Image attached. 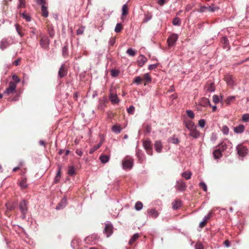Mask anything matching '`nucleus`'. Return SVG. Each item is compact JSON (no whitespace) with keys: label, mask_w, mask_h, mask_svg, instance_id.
Returning <instances> with one entry per match:
<instances>
[{"label":"nucleus","mask_w":249,"mask_h":249,"mask_svg":"<svg viewBox=\"0 0 249 249\" xmlns=\"http://www.w3.org/2000/svg\"><path fill=\"white\" fill-rule=\"evenodd\" d=\"M60 172H61V169L60 167H59L58 170L57 171V173L56 174V176L55 177V179H54V183H57L59 181L60 178Z\"/></svg>","instance_id":"43"},{"label":"nucleus","mask_w":249,"mask_h":249,"mask_svg":"<svg viewBox=\"0 0 249 249\" xmlns=\"http://www.w3.org/2000/svg\"><path fill=\"white\" fill-rule=\"evenodd\" d=\"M242 121L244 122H248L249 121V114H244L242 116Z\"/></svg>","instance_id":"47"},{"label":"nucleus","mask_w":249,"mask_h":249,"mask_svg":"<svg viewBox=\"0 0 249 249\" xmlns=\"http://www.w3.org/2000/svg\"><path fill=\"white\" fill-rule=\"evenodd\" d=\"M205 89H206V90L208 92H211L214 91L215 90L214 83L208 81L205 85Z\"/></svg>","instance_id":"15"},{"label":"nucleus","mask_w":249,"mask_h":249,"mask_svg":"<svg viewBox=\"0 0 249 249\" xmlns=\"http://www.w3.org/2000/svg\"><path fill=\"white\" fill-rule=\"evenodd\" d=\"M142 77V81L145 82L144 85H146L147 83L148 84L151 82L152 79L149 73H145Z\"/></svg>","instance_id":"18"},{"label":"nucleus","mask_w":249,"mask_h":249,"mask_svg":"<svg viewBox=\"0 0 249 249\" xmlns=\"http://www.w3.org/2000/svg\"><path fill=\"white\" fill-rule=\"evenodd\" d=\"M116 41V38L115 37H111L108 42L109 45L111 46L114 45Z\"/></svg>","instance_id":"54"},{"label":"nucleus","mask_w":249,"mask_h":249,"mask_svg":"<svg viewBox=\"0 0 249 249\" xmlns=\"http://www.w3.org/2000/svg\"><path fill=\"white\" fill-rule=\"evenodd\" d=\"M109 98L110 101L112 102V103L114 104H117L119 103L120 100L116 93H114L113 92H111Z\"/></svg>","instance_id":"12"},{"label":"nucleus","mask_w":249,"mask_h":249,"mask_svg":"<svg viewBox=\"0 0 249 249\" xmlns=\"http://www.w3.org/2000/svg\"><path fill=\"white\" fill-rule=\"evenodd\" d=\"M189 135L190 136L194 138H197L199 136V133L196 130V128H195L190 131Z\"/></svg>","instance_id":"29"},{"label":"nucleus","mask_w":249,"mask_h":249,"mask_svg":"<svg viewBox=\"0 0 249 249\" xmlns=\"http://www.w3.org/2000/svg\"><path fill=\"white\" fill-rule=\"evenodd\" d=\"M147 59L143 55H140L138 59V64L140 67L143 66L147 62Z\"/></svg>","instance_id":"14"},{"label":"nucleus","mask_w":249,"mask_h":249,"mask_svg":"<svg viewBox=\"0 0 249 249\" xmlns=\"http://www.w3.org/2000/svg\"><path fill=\"white\" fill-rule=\"evenodd\" d=\"M13 81L9 83L8 87L3 93L4 96L13 95L16 93V74L12 76Z\"/></svg>","instance_id":"2"},{"label":"nucleus","mask_w":249,"mask_h":249,"mask_svg":"<svg viewBox=\"0 0 249 249\" xmlns=\"http://www.w3.org/2000/svg\"><path fill=\"white\" fill-rule=\"evenodd\" d=\"M49 44V40L48 38L45 36H42L40 40V45L41 47L47 49L48 47Z\"/></svg>","instance_id":"10"},{"label":"nucleus","mask_w":249,"mask_h":249,"mask_svg":"<svg viewBox=\"0 0 249 249\" xmlns=\"http://www.w3.org/2000/svg\"><path fill=\"white\" fill-rule=\"evenodd\" d=\"M222 131L224 134L227 135L229 133V129L227 125H224L222 127Z\"/></svg>","instance_id":"50"},{"label":"nucleus","mask_w":249,"mask_h":249,"mask_svg":"<svg viewBox=\"0 0 249 249\" xmlns=\"http://www.w3.org/2000/svg\"><path fill=\"white\" fill-rule=\"evenodd\" d=\"M221 151L219 149H215L213 152V155L215 159H218L222 156Z\"/></svg>","instance_id":"30"},{"label":"nucleus","mask_w":249,"mask_h":249,"mask_svg":"<svg viewBox=\"0 0 249 249\" xmlns=\"http://www.w3.org/2000/svg\"><path fill=\"white\" fill-rule=\"evenodd\" d=\"M19 1V4L18 5V8H24L25 7L26 4H25V0H18Z\"/></svg>","instance_id":"46"},{"label":"nucleus","mask_w":249,"mask_h":249,"mask_svg":"<svg viewBox=\"0 0 249 249\" xmlns=\"http://www.w3.org/2000/svg\"><path fill=\"white\" fill-rule=\"evenodd\" d=\"M245 129V126L243 124H240L234 128V131L236 133H241L243 132Z\"/></svg>","instance_id":"24"},{"label":"nucleus","mask_w":249,"mask_h":249,"mask_svg":"<svg viewBox=\"0 0 249 249\" xmlns=\"http://www.w3.org/2000/svg\"><path fill=\"white\" fill-rule=\"evenodd\" d=\"M144 131L146 133H149L151 131V127L150 125H146Z\"/></svg>","instance_id":"64"},{"label":"nucleus","mask_w":249,"mask_h":249,"mask_svg":"<svg viewBox=\"0 0 249 249\" xmlns=\"http://www.w3.org/2000/svg\"><path fill=\"white\" fill-rule=\"evenodd\" d=\"M68 174L70 176H72L75 174L74 167L73 166H69Z\"/></svg>","instance_id":"39"},{"label":"nucleus","mask_w":249,"mask_h":249,"mask_svg":"<svg viewBox=\"0 0 249 249\" xmlns=\"http://www.w3.org/2000/svg\"><path fill=\"white\" fill-rule=\"evenodd\" d=\"M181 176L186 179L188 180L191 178L192 173L190 171H187L182 173Z\"/></svg>","instance_id":"34"},{"label":"nucleus","mask_w":249,"mask_h":249,"mask_svg":"<svg viewBox=\"0 0 249 249\" xmlns=\"http://www.w3.org/2000/svg\"><path fill=\"white\" fill-rule=\"evenodd\" d=\"M221 152L225 151L227 149V145L225 143L221 142L219 145V148Z\"/></svg>","instance_id":"45"},{"label":"nucleus","mask_w":249,"mask_h":249,"mask_svg":"<svg viewBox=\"0 0 249 249\" xmlns=\"http://www.w3.org/2000/svg\"><path fill=\"white\" fill-rule=\"evenodd\" d=\"M172 23L174 25L179 26L181 24V20L178 17H176L173 19Z\"/></svg>","instance_id":"37"},{"label":"nucleus","mask_w":249,"mask_h":249,"mask_svg":"<svg viewBox=\"0 0 249 249\" xmlns=\"http://www.w3.org/2000/svg\"><path fill=\"white\" fill-rule=\"evenodd\" d=\"M119 71H117V70H112L111 71V75L113 77H116V76H117L119 75Z\"/></svg>","instance_id":"55"},{"label":"nucleus","mask_w":249,"mask_h":249,"mask_svg":"<svg viewBox=\"0 0 249 249\" xmlns=\"http://www.w3.org/2000/svg\"><path fill=\"white\" fill-rule=\"evenodd\" d=\"M6 205L7 207V209H8L9 210H14L15 207V206L13 203L12 204V205L10 204V203L6 204Z\"/></svg>","instance_id":"61"},{"label":"nucleus","mask_w":249,"mask_h":249,"mask_svg":"<svg viewBox=\"0 0 249 249\" xmlns=\"http://www.w3.org/2000/svg\"><path fill=\"white\" fill-rule=\"evenodd\" d=\"M123 27L122 24L121 23H117L115 28V31L116 33H119L121 31Z\"/></svg>","instance_id":"44"},{"label":"nucleus","mask_w":249,"mask_h":249,"mask_svg":"<svg viewBox=\"0 0 249 249\" xmlns=\"http://www.w3.org/2000/svg\"><path fill=\"white\" fill-rule=\"evenodd\" d=\"M126 53L131 56H134L136 55V52L135 50H133L131 48L128 49Z\"/></svg>","instance_id":"41"},{"label":"nucleus","mask_w":249,"mask_h":249,"mask_svg":"<svg viewBox=\"0 0 249 249\" xmlns=\"http://www.w3.org/2000/svg\"><path fill=\"white\" fill-rule=\"evenodd\" d=\"M19 172L18 173L21 175V178L18 179V185L21 190H24L28 187V184L27 183V177L25 176L26 173V169L25 168L20 169L19 167H17V172Z\"/></svg>","instance_id":"1"},{"label":"nucleus","mask_w":249,"mask_h":249,"mask_svg":"<svg viewBox=\"0 0 249 249\" xmlns=\"http://www.w3.org/2000/svg\"><path fill=\"white\" fill-rule=\"evenodd\" d=\"M66 203L67 199L66 198L64 197L63 199H62L61 202L56 206V209L59 210L63 208L66 205Z\"/></svg>","instance_id":"22"},{"label":"nucleus","mask_w":249,"mask_h":249,"mask_svg":"<svg viewBox=\"0 0 249 249\" xmlns=\"http://www.w3.org/2000/svg\"><path fill=\"white\" fill-rule=\"evenodd\" d=\"M185 126L190 131L195 128H196V126H195V124L191 121H188L186 122Z\"/></svg>","instance_id":"21"},{"label":"nucleus","mask_w":249,"mask_h":249,"mask_svg":"<svg viewBox=\"0 0 249 249\" xmlns=\"http://www.w3.org/2000/svg\"><path fill=\"white\" fill-rule=\"evenodd\" d=\"M213 101L215 104H217L219 101L218 96L216 95H213Z\"/></svg>","instance_id":"60"},{"label":"nucleus","mask_w":249,"mask_h":249,"mask_svg":"<svg viewBox=\"0 0 249 249\" xmlns=\"http://www.w3.org/2000/svg\"><path fill=\"white\" fill-rule=\"evenodd\" d=\"M199 186L203 189V190L204 191L207 192V186L204 182H200L199 183Z\"/></svg>","instance_id":"56"},{"label":"nucleus","mask_w":249,"mask_h":249,"mask_svg":"<svg viewBox=\"0 0 249 249\" xmlns=\"http://www.w3.org/2000/svg\"><path fill=\"white\" fill-rule=\"evenodd\" d=\"M113 226L111 225L107 224L105 228V233L107 234V236L108 237L113 232Z\"/></svg>","instance_id":"16"},{"label":"nucleus","mask_w":249,"mask_h":249,"mask_svg":"<svg viewBox=\"0 0 249 249\" xmlns=\"http://www.w3.org/2000/svg\"><path fill=\"white\" fill-rule=\"evenodd\" d=\"M102 142H100L99 144H98L96 146L93 147L89 151V153L90 154L93 153L95 151H96V150H97L98 149H99L100 146H101L102 145Z\"/></svg>","instance_id":"48"},{"label":"nucleus","mask_w":249,"mask_h":249,"mask_svg":"<svg viewBox=\"0 0 249 249\" xmlns=\"http://www.w3.org/2000/svg\"><path fill=\"white\" fill-rule=\"evenodd\" d=\"M147 213H148L150 216L153 218H156L159 215L158 212L155 209H148L147 210Z\"/></svg>","instance_id":"17"},{"label":"nucleus","mask_w":249,"mask_h":249,"mask_svg":"<svg viewBox=\"0 0 249 249\" xmlns=\"http://www.w3.org/2000/svg\"><path fill=\"white\" fill-rule=\"evenodd\" d=\"M139 237V235L138 233L134 234L131 238L130 239L129 241V244L130 245H133L135 242L138 239Z\"/></svg>","instance_id":"31"},{"label":"nucleus","mask_w":249,"mask_h":249,"mask_svg":"<svg viewBox=\"0 0 249 249\" xmlns=\"http://www.w3.org/2000/svg\"><path fill=\"white\" fill-rule=\"evenodd\" d=\"M134 110H135V107L131 106H130L128 108H127V112L129 113V114H133L134 113Z\"/></svg>","instance_id":"57"},{"label":"nucleus","mask_w":249,"mask_h":249,"mask_svg":"<svg viewBox=\"0 0 249 249\" xmlns=\"http://www.w3.org/2000/svg\"><path fill=\"white\" fill-rule=\"evenodd\" d=\"M123 168L124 170H130L133 165V159L129 157H125L122 161Z\"/></svg>","instance_id":"3"},{"label":"nucleus","mask_w":249,"mask_h":249,"mask_svg":"<svg viewBox=\"0 0 249 249\" xmlns=\"http://www.w3.org/2000/svg\"><path fill=\"white\" fill-rule=\"evenodd\" d=\"M224 80L229 86L233 87L235 85V82L232 75L230 74L225 75Z\"/></svg>","instance_id":"7"},{"label":"nucleus","mask_w":249,"mask_h":249,"mask_svg":"<svg viewBox=\"0 0 249 249\" xmlns=\"http://www.w3.org/2000/svg\"><path fill=\"white\" fill-rule=\"evenodd\" d=\"M122 129V128L121 127V126L120 125H114L112 127V130L114 132H115L117 134L120 133L121 132Z\"/></svg>","instance_id":"28"},{"label":"nucleus","mask_w":249,"mask_h":249,"mask_svg":"<svg viewBox=\"0 0 249 249\" xmlns=\"http://www.w3.org/2000/svg\"><path fill=\"white\" fill-rule=\"evenodd\" d=\"M47 30L50 36L53 37L54 35V32L53 27L52 26L48 25Z\"/></svg>","instance_id":"36"},{"label":"nucleus","mask_w":249,"mask_h":249,"mask_svg":"<svg viewBox=\"0 0 249 249\" xmlns=\"http://www.w3.org/2000/svg\"><path fill=\"white\" fill-rule=\"evenodd\" d=\"M9 45L7 40L5 38L2 39L0 42V48L1 50H4Z\"/></svg>","instance_id":"25"},{"label":"nucleus","mask_w":249,"mask_h":249,"mask_svg":"<svg viewBox=\"0 0 249 249\" xmlns=\"http://www.w3.org/2000/svg\"><path fill=\"white\" fill-rule=\"evenodd\" d=\"M178 36L177 34H172L167 39V43L169 47H171L175 45Z\"/></svg>","instance_id":"8"},{"label":"nucleus","mask_w":249,"mask_h":249,"mask_svg":"<svg viewBox=\"0 0 249 249\" xmlns=\"http://www.w3.org/2000/svg\"><path fill=\"white\" fill-rule=\"evenodd\" d=\"M169 141L170 142L174 144H178L179 142L178 139L175 136H173L172 137L170 138Z\"/></svg>","instance_id":"38"},{"label":"nucleus","mask_w":249,"mask_h":249,"mask_svg":"<svg viewBox=\"0 0 249 249\" xmlns=\"http://www.w3.org/2000/svg\"><path fill=\"white\" fill-rule=\"evenodd\" d=\"M200 105L203 107H206L207 105H211L209 99L206 98H203L201 99L200 101Z\"/></svg>","instance_id":"26"},{"label":"nucleus","mask_w":249,"mask_h":249,"mask_svg":"<svg viewBox=\"0 0 249 249\" xmlns=\"http://www.w3.org/2000/svg\"><path fill=\"white\" fill-rule=\"evenodd\" d=\"M237 153L240 156L244 157L247 153L248 149L241 145L237 146Z\"/></svg>","instance_id":"11"},{"label":"nucleus","mask_w":249,"mask_h":249,"mask_svg":"<svg viewBox=\"0 0 249 249\" xmlns=\"http://www.w3.org/2000/svg\"><path fill=\"white\" fill-rule=\"evenodd\" d=\"M176 188L180 192H184L186 190V183L182 180L179 179L176 182Z\"/></svg>","instance_id":"6"},{"label":"nucleus","mask_w":249,"mask_h":249,"mask_svg":"<svg viewBox=\"0 0 249 249\" xmlns=\"http://www.w3.org/2000/svg\"><path fill=\"white\" fill-rule=\"evenodd\" d=\"M62 53L63 56H65L68 54V47L67 46H65L62 49Z\"/></svg>","instance_id":"49"},{"label":"nucleus","mask_w":249,"mask_h":249,"mask_svg":"<svg viewBox=\"0 0 249 249\" xmlns=\"http://www.w3.org/2000/svg\"><path fill=\"white\" fill-rule=\"evenodd\" d=\"M84 31V28L83 27H80L76 30V34L77 35H81L83 34Z\"/></svg>","instance_id":"52"},{"label":"nucleus","mask_w":249,"mask_h":249,"mask_svg":"<svg viewBox=\"0 0 249 249\" xmlns=\"http://www.w3.org/2000/svg\"><path fill=\"white\" fill-rule=\"evenodd\" d=\"M208 6H201L199 10V11L201 13L204 12L208 10Z\"/></svg>","instance_id":"62"},{"label":"nucleus","mask_w":249,"mask_h":249,"mask_svg":"<svg viewBox=\"0 0 249 249\" xmlns=\"http://www.w3.org/2000/svg\"><path fill=\"white\" fill-rule=\"evenodd\" d=\"M41 15L44 17H48L49 13L47 10V6H41Z\"/></svg>","instance_id":"27"},{"label":"nucleus","mask_w":249,"mask_h":249,"mask_svg":"<svg viewBox=\"0 0 249 249\" xmlns=\"http://www.w3.org/2000/svg\"><path fill=\"white\" fill-rule=\"evenodd\" d=\"M196 249H203V246L202 244L200 242H197L195 245Z\"/></svg>","instance_id":"59"},{"label":"nucleus","mask_w":249,"mask_h":249,"mask_svg":"<svg viewBox=\"0 0 249 249\" xmlns=\"http://www.w3.org/2000/svg\"><path fill=\"white\" fill-rule=\"evenodd\" d=\"M128 13V7L127 4L123 5L122 7V15L126 16Z\"/></svg>","instance_id":"35"},{"label":"nucleus","mask_w":249,"mask_h":249,"mask_svg":"<svg viewBox=\"0 0 249 249\" xmlns=\"http://www.w3.org/2000/svg\"><path fill=\"white\" fill-rule=\"evenodd\" d=\"M19 208L22 214L21 218L24 219L25 214L28 212V202L25 200H23L19 203Z\"/></svg>","instance_id":"4"},{"label":"nucleus","mask_w":249,"mask_h":249,"mask_svg":"<svg viewBox=\"0 0 249 249\" xmlns=\"http://www.w3.org/2000/svg\"><path fill=\"white\" fill-rule=\"evenodd\" d=\"M181 205V201L179 199H176L172 202L173 208L175 210L178 209Z\"/></svg>","instance_id":"20"},{"label":"nucleus","mask_w":249,"mask_h":249,"mask_svg":"<svg viewBox=\"0 0 249 249\" xmlns=\"http://www.w3.org/2000/svg\"><path fill=\"white\" fill-rule=\"evenodd\" d=\"M105 152H107V153H108V155L102 154H101L99 158L101 162L103 163H106L107 162L109 161L110 158V150L107 149L106 150Z\"/></svg>","instance_id":"9"},{"label":"nucleus","mask_w":249,"mask_h":249,"mask_svg":"<svg viewBox=\"0 0 249 249\" xmlns=\"http://www.w3.org/2000/svg\"><path fill=\"white\" fill-rule=\"evenodd\" d=\"M198 124L201 127H204L205 125V120L204 119H200L198 121Z\"/></svg>","instance_id":"58"},{"label":"nucleus","mask_w":249,"mask_h":249,"mask_svg":"<svg viewBox=\"0 0 249 249\" xmlns=\"http://www.w3.org/2000/svg\"><path fill=\"white\" fill-rule=\"evenodd\" d=\"M186 113L187 115L191 118L193 119L195 117V114L194 112L190 110H187L186 111Z\"/></svg>","instance_id":"53"},{"label":"nucleus","mask_w":249,"mask_h":249,"mask_svg":"<svg viewBox=\"0 0 249 249\" xmlns=\"http://www.w3.org/2000/svg\"><path fill=\"white\" fill-rule=\"evenodd\" d=\"M207 223V222L206 221V220H203L200 223L199 226L200 228H202L206 225Z\"/></svg>","instance_id":"63"},{"label":"nucleus","mask_w":249,"mask_h":249,"mask_svg":"<svg viewBox=\"0 0 249 249\" xmlns=\"http://www.w3.org/2000/svg\"><path fill=\"white\" fill-rule=\"evenodd\" d=\"M235 96H229L225 100V102L227 105H229L235 100Z\"/></svg>","instance_id":"33"},{"label":"nucleus","mask_w":249,"mask_h":249,"mask_svg":"<svg viewBox=\"0 0 249 249\" xmlns=\"http://www.w3.org/2000/svg\"><path fill=\"white\" fill-rule=\"evenodd\" d=\"M19 14L20 16L25 19L26 21H29L31 20V17L25 11L23 13L20 12Z\"/></svg>","instance_id":"23"},{"label":"nucleus","mask_w":249,"mask_h":249,"mask_svg":"<svg viewBox=\"0 0 249 249\" xmlns=\"http://www.w3.org/2000/svg\"><path fill=\"white\" fill-rule=\"evenodd\" d=\"M154 146L156 151L158 153H160L163 147L161 142L160 141H156L155 142Z\"/></svg>","instance_id":"19"},{"label":"nucleus","mask_w":249,"mask_h":249,"mask_svg":"<svg viewBox=\"0 0 249 249\" xmlns=\"http://www.w3.org/2000/svg\"><path fill=\"white\" fill-rule=\"evenodd\" d=\"M67 74V71L65 64H62L59 70L58 75L60 77H64Z\"/></svg>","instance_id":"13"},{"label":"nucleus","mask_w":249,"mask_h":249,"mask_svg":"<svg viewBox=\"0 0 249 249\" xmlns=\"http://www.w3.org/2000/svg\"><path fill=\"white\" fill-rule=\"evenodd\" d=\"M36 2L41 6H46L47 3L46 0H36Z\"/></svg>","instance_id":"51"},{"label":"nucleus","mask_w":249,"mask_h":249,"mask_svg":"<svg viewBox=\"0 0 249 249\" xmlns=\"http://www.w3.org/2000/svg\"><path fill=\"white\" fill-rule=\"evenodd\" d=\"M142 81V78L141 76H137L135 78L133 83H136L137 85H140Z\"/></svg>","instance_id":"42"},{"label":"nucleus","mask_w":249,"mask_h":249,"mask_svg":"<svg viewBox=\"0 0 249 249\" xmlns=\"http://www.w3.org/2000/svg\"><path fill=\"white\" fill-rule=\"evenodd\" d=\"M219 9V7L215 5L214 4H212L208 7V11L211 12H214L217 11Z\"/></svg>","instance_id":"32"},{"label":"nucleus","mask_w":249,"mask_h":249,"mask_svg":"<svg viewBox=\"0 0 249 249\" xmlns=\"http://www.w3.org/2000/svg\"><path fill=\"white\" fill-rule=\"evenodd\" d=\"M143 146L147 153L149 155H152L153 154V150L151 141L150 140L144 141L143 142Z\"/></svg>","instance_id":"5"},{"label":"nucleus","mask_w":249,"mask_h":249,"mask_svg":"<svg viewBox=\"0 0 249 249\" xmlns=\"http://www.w3.org/2000/svg\"><path fill=\"white\" fill-rule=\"evenodd\" d=\"M143 207L142 203L140 201H137L135 205V208L137 211L141 210Z\"/></svg>","instance_id":"40"}]
</instances>
